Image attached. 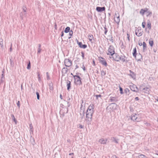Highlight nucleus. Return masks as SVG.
<instances>
[{"label": "nucleus", "instance_id": "49", "mask_svg": "<svg viewBox=\"0 0 158 158\" xmlns=\"http://www.w3.org/2000/svg\"><path fill=\"white\" fill-rule=\"evenodd\" d=\"M79 127L80 128H83L84 127L81 124H79Z\"/></svg>", "mask_w": 158, "mask_h": 158}, {"label": "nucleus", "instance_id": "3", "mask_svg": "<svg viewBox=\"0 0 158 158\" xmlns=\"http://www.w3.org/2000/svg\"><path fill=\"white\" fill-rule=\"evenodd\" d=\"M139 90L143 92L148 94L150 90V89L148 87H144L143 86H140L139 87Z\"/></svg>", "mask_w": 158, "mask_h": 158}, {"label": "nucleus", "instance_id": "57", "mask_svg": "<svg viewBox=\"0 0 158 158\" xmlns=\"http://www.w3.org/2000/svg\"><path fill=\"white\" fill-rule=\"evenodd\" d=\"M38 78L39 80H40V74H38Z\"/></svg>", "mask_w": 158, "mask_h": 158}, {"label": "nucleus", "instance_id": "62", "mask_svg": "<svg viewBox=\"0 0 158 158\" xmlns=\"http://www.w3.org/2000/svg\"><path fill=\"white\" fill-rule=\"evenodd\" d=\"M60 98L61 99H62V95H61V94H60Z\"/></svg>", "mask_w": 158, "mask_h": 158}, {"label": "nucleus", "instance_id": "11", "mask_svg": "<svg viewBox=\"0 0 158 158\" xmlns=\"http://www.w3.org/2000/svg\"><path fill=\"white\" fill-rule=\"evenodd\" d=\"M130 88L132 91L136 92H137L139 90L138 88L135 85H131Z\"/></svg>", "mask_w": 158, "mask_h": 158}, {"label": "nucleus", "instance_id": "21", "mask_svg": "<svg viewBox=\"0 0 158 158\" xmlns=\"http://www.w3.org/2000/svg\"><path fill=\"white\" fill-rule=\"evenodd\" d=\"M130 72L131 73L129 74V75H130L132 78L135 79V76L134 73L131 72V70H130Z\"/></svg>", "mask_w": 158, "mask_h": 158}, {"label": "nucleus", "instance_id": "52", "mask_svg": "<svg viewBox=\"0 0 158 158\" xmlns=\"http://www.w3.org/2000/svg\"><path fill=\"white\" fill-rule=\"evenodd\" d=\"M135 100L137 101V100H139V98L138 97H136L135 98Z\"/></svg>", "mask_w": 158, "mask_h": 158}, {"label": "nucleus", "instance_id": "64", "mask_svg": "<svg viewBox=\"0 0 158 158\" xmlns=\"http://www.w3.org/2000/svg\"><path fill=\"white\" fill-rule=\"evenodd\" d=\"M158 102V98H157V99L156 98L155 99Z\"/></svg>", "mask_w": 158, "mask_h": 158}, {"label": "nucleus", "instance_id": "36", "mask_svg": "<svg viewBox=\"0 0 158 158\" xmlns=\"http://www.w3.org/2000/svg\"><path fill=\"white\" fill-rule=\"evenodd\" d=\"M49 86L50 87V88H49L51 90H53V88L52 86V84H49Z\"/></svg>", "mask_w": 158, "mask_h": 158}, {"label": "nucleus", "instance_id": "40", "mask_svg": "<svg viewBox=\"0 0 158 158\" xmlns=\"http://www.w3.org/2000/svg\"><path fill=\"white\" fill-rule=\"evenodd\" d=\"M46 75H47V80H49L50 79V77H49V76L48 75V72H47L46 73Z\"/></svg>", "mask_w": 158, "mask_h": 158}, {"label": "nucleus", "instance_id": "50", "mask_svg": "<svg viewBox=\"0 0 158 158\" xmlns=\"http://www.w3.org/2000/svg\"><path fill=\"white\" fill-rule=\"evenodd\" d=\"M10 62L11 65L13 66L14 65V63L13 62V61L11 60H10Z\"/></svg>", "mask_w": 158, "mask_h": 158}, {"label": "nucleus", "instance_id": "61", "mask_svg": "<svg viewBox=\"0 0 158 158\" xmlns=\"http://www.w3.org/2000/svg\"><path fill=\"white\" fill-rule=\"evenodd\" d=\"M38 45H39V48H40V47H41V45H40V44H39Z\"/></svg>", "mask_w": 158, "mask_h": 158}, {"label": "nucleus", "instance_id": "12", "mask_svg": "<svg viewBox=\"0 0 158 158\" xmlns=\"http://www.w3.org/2000/svg\"><path fill=\"white\" fill-rule=\"evenodd\" d=\"M77 43L79 47L81 48L85 49L87 47L86 45L82 44L81 42H79L78 40H77Z\"/></svg>", "mask_w": 158, "mask_h": 158}, {"label": "nucleus", "instance_id": "9", "mask_svg": "<svg viewBox=\"0 0 158 158\" xmlns=\"http://www.w3.org/2000/svg\"><path fill=\"white\" fill-rule=\"evenodd\" d=\"M99 61L103 65H105V66H106L107 65L106 61L105 59L104 58L101 57L99 58Z\"/></svg>", "mask_w": 158, "mask_h": 158}, {"label": "nucleus", "instance_id": "55", "mask_svg": "<svg viewBox=\"0 0 158 158\" xmlns=\"http://www.w3.org/2000/svg\"><path fill=\"white\" fill-rule=\"evenodd\" d=\"M64 33H63V31H62V32H61V36L62 37V36H63V35H64Z\"/></svg>", "mask_w": 158, "mask_h": 158}, {"label": "nucleus", "instance_id": "37", "mask_svg": "<svg viewBox=\"0 0 158 158\" xmlns=\"http://www.w3.org/2000/svg\"><path fill=\"white\" fill-rule=\"evenodd\" d=\"M36 94L37 95V98L38 100H39L40 99V95L38 92H36Z\"/></svg>", "mask_w": 158, "mask_h": 158}, {"label": "nucleus", "instance_id": "17", "mask_svg": "<svg viewBox=\"0 0 158 158\" xmlns=\"http://www.w3.org/2000/svg\"><path fill=\"white\" fill-rule=\"evenodd\" d=\"M111 139L113 142H114L115 143H118L119 139H116L115 137H112L111 138Z\"/></svg>", "mask_w": 158, "mask_h": 158}, {"label": "nucleus", "instance_id": "47", "mask_svg": "<svg viewBox=\"0 0 158 158\" xmlns=\"http://www.w3.org/2000/svg\"><path fill=\"white\" fill-rule=\"evenodd\" d=\"M17 106L19 107V108L20 107V102L19 101H18L17 103Z\"/></svg>", "mask_w": 158, "mask_h": 158}, {"label": "nucleus", "instance_id": "38", "mask_svg": "<svg viewBox=\"0 0 158 158\" xmlns=\"http://www.w3.org/2000/svg\"><path fill=\"white\" fill-rule=\"evenodd\" d=\"M119 90L121 94H123V88L120 87H119Z\"/></svg>", "mask_w": 158, "mask_h": 158}, {"label": "nucleus", "instance_id": "60", "mask_svg": "<svg viewBox=\"0 0 158 158\" xmlns=\"http://www.w3.org/2000/svg\"><path fill=\"white\" fill-rule=\"evenodd\" d=\"M34 144H35V142H34V140H33V141L32 142V144L33 145H34Z\"/></svg>", "mask_w": 158, "mask_h": 158}, {"label": "nucleus", "instance_id": "33", "mask_svg": "<svg viewBox=\"0 0 158 158\" xmlns=\"http://www.w3.org/2000/svg\"><path fill=\"white\" fill-rule=\"evenodd\" d=\"M146 12L147 13V16H149L150 15H151L152 14V12H150L149 11H147Z\"/></svg>", "mask_w": 158, "mask_h": 158}, {"label": "nucleus", "instance_id": "8", "mask_svg": "<svg viewBox=\"0 0 158 158\" xmlns=\"http://www.w3.org/2000/svg\"><path fill=\"white\" fill-rule=\"evenodd\" d=\"M80 109V114L81 116V118L82 119L84 116L85 107H83L82 105H81Z\"/></svg>", "mask_w": 158, "mask_h": 158}, {"label": "nucleus", "instance_id": "24", "mask_svg": "<svg viewBox=\"0 0 158 158\" xmlns=\"http://www.w3.org/2000/svg\"><path fill=\"white\" fill-rule=\"evenodd\" d=\"M148 28L149 29H150L151 28V23L149 20H148V24H147Z\"/></svg>", "mask_w": 158, "mask_h": 158}, {"label": "nucleus", "instance_id": "32", "mask_svg": "<svg viewBox=\"0 0 158 158\" xmlns=\"http://www.w3.org/2000/svg\"><path fill=\"white\" fill-rule=\"evenodd\" d=\"M149 44L152 47L153 44V40H149Z\"/></svg>", "mask_w": 158, "mask_h": 158}, {"label": "nucleus", "instance_id": "18", "mask_svg": "<svg viewBox=\"0 0 158 158\" xmlns=\"http://www.w3.org/2000/svg\"><path fill=\"white\" fill-rule=\"evenodd\" d=\"M136 115V114H133L131 116V119L133 121L136 120L137 118Z\"/></svg>", "mask_w": 158, "mask_h": 158}, {"label": "nucleus", "instance_id": "56", "mask_svg": "<svg viewBox=\"0 0 158 158\" xmlns=\"http://www.w3.org/2000/svg\"><path fill=\"white\" fill-rule=\"evenodd\" d=\"M139 46H142V45L143 44H142V43H139Z\"/></svg>", "mask_w": 158, "mask_h": 158}, {"label": "nucleus", "instance_id": "16", "mask_svg": "<svg viewBox=\"0 0 158 158\" xmlns=\"http://www.w3.org/2000/svg\"><path fill=\"white\" fill-rule=\"evenodd\" d=\"M125 58V56L123 55H121L120 56V60H121L123 62H127V61L126 60Z\"/></svg>", "mask_w": 158, "mask_h": 158}, {"label": "nucleus", "instance_id": "15", "mask_svg": "<svg viewBox=\"0 0 158 158\" xmlns=\"http://www.w3.org/2000/svg\"><path fill=\"white\" fill-rule=\"evenodd\" d=\"M115 17H114V21L116 22V23L118 24L120 21L119 16H117L116 14H115Z\"/></svg>", "mask_w": 158, "mask_h": 158}, {"label": "nucleus", "instance_id": "53", "mask_svg": "<svg viewBox=\"0 0 158 158\" xmlns=\"http://www.w3.org/2000/svg\"><path fill=\"white\" fill-rule=\"evenodd\" d=\"M97 98H98V97H101V96L100 95H97L96 96Z\"/></svg>", "mask_w": 158, "mask_h": 158}, {"label": "nucleus", "instance_id": "28", "mask_svg": "<svg viewBox=\"0 0 158 158\" xmlns=\"http://www.w3.org/2000/svg\"><path fill=\"white\" fill-rule=\"evenodd\" d=\"M23 11H24V15H25V16H26V9H27V8L26 7H25V6H23Z\"/></svg>", "mask_w": 158, "mask_h": 158}, {"label": "nucleus", "instance_id": "41", "mask_svg": "<svg viewBox=\"0 0 158 158\" xmlns=\"http://www.w3.org/2000/svg\"><path fill=\"white\" fill-rule=\"evenodd\" d=\"M69 32V35L70 36H71L73 34V31L72 30H71Z\"/></svg>", "mask_w": 158, "mask_h": 158}, {"label": "nucleus", "instance_id": "29", "mask_svg": "<svg viewBox=\"0 0 158 158\" xmlns=\"http://www.w3.org/2000/svg\"><path fill=\"white\" fill-rule=\"evenodd\" d=\"M11 117L12 118V119L15 122V124H16V123H17V120L15 118L14 115L13 114H11Z\"/></svg>", "mask_w": 158, "mask_h": 158}, {"label": "nucleus", "instance_id": "23", "mask_svg": "<svg viewBox=\"0 0 158 158\" xmlns=\"http://www.w3.org/2000/svg\"><path fill=\"white\" fill-rule=\"evenodd\" d=\"M136 48H135L133 49V56L136 58Z\"/></svg>", "mask_w": 158, "mask_h": 158}, {"label": "nucleus", "instance_id": "1", "mask_svg": "<svg viewBox=\"0 0 158 158\" xmlns=\"http://www.w3.org/2000/svg\"><path fill=\"white\" fill-rule=\"evenodd\" d=\"M94 106L93 104H90L87 110L85 120L87 124L88 125L91 124L92 115L94 112Z\"/></svg>", "mask_w": 158, "mask_h": 158}, {"label": "nucleus", "instance_id": "31", "mask_svg": "<svg viewBox=\"0 0 158 158\" xmlns=\"http://www.w3.org/2000/svg\"><path fill=\"white\" fill-rule=\"evenodd\" d=\"M106 74V72L103 70H102L101 72V74L102 76H104Z\"/></svg>", "mask_w": 158, "mask_h": 158}, {"label": "nucleus", "instance_id": "26", "mask_svg": "<svg viewBox=\"0 0 158 158\" xmlns=\"http://www.w3.org/2000/svg\"><path fill=\"white\" fill-rule=\"evenodd\" d=\"M0 46L2 48H3L4 46L3 43V40L2 39H0Z\"/></svg>", "mask_w": 158, "mask_h": 158}, {"label": "nucleus", "instance_id": "7", "mask_svg": "<svg viewBox=\"0 0 158 158\" xmlns=\"http://www.w3.org/2000/svg\"><path fill=\"white\" fill-rule=\"evenodd\" d=\"M64 63L65 65L68 67L70 66L72 64V61L68 59H65Z\"/></svg>", "mask_w": 158, "mask_h": 158}, {"label": "nucleus", "instance_id": "4", "mask_svg": "<svg viewBox=\"0 0 158 158\" xmlns=\"http://www.w3.org/2000/svg\"><path fill=\"white\" fill-rule=\"evenodd\" d=\"M108 52L107 53L108 55H111L112 54H114L115 53L114 47L112 45L110 46L108 49Z\"/></svg>", "mask_w": 158, "mask_h": 158}, {"label": "nucleus", "instance_id": "43", "mask_svg": "<svg viewBox=\"0 0 158 158\" xmlns=\"http://www.w3.org/2000/svg\"><path fill=\"white\" fill-rule=\"evenodd\" d=\"M41 49L40 48H38V49L37 54H39L40 53Z\"/></svg>", "mask_w": 158, "mask_h": 158}, {"label": "nucleus", "instance_id": "35", "mask_svg": "<svg viewBox=\"0 0 158 158\" xmlns=\"http://www.w3.org/2000/svg\"><path fill=\"white\" fill-rule=\"evenodd\" d=\"M104 28L105 29L104 33L106 35L108 31V30L106 28V26H105L104 27Z\"/></svg>", "mask_w": 158, "mask_h": 158}, {"label": "nucleus", "instance_id": "19", "mask_svg": "<svg viewBox=\"0 0 158 158\" xmlns=\"http://www.w3.org/2000/svg\"><path fill=\"white\" fill-rule=\"evenodd\" d=\"M67 90H69L71 86V82L70 81L68 80L67 81Z\"/></svg>", "mask_w": 158, "mask_h": 158}, {"label": "nucleus", "instance_id": "44", "mask_svg": "<svg viewBox=\"0 0 158 158\" xmlns=\"http://www.w3.org/2000/svg\"><path fill=\"white\" fill-rule=\"evenodd\" d=\"M125 91L126 93L127 94L128 92H129V90L127 88H126L125 89Z\"/></svg>", "mask_w": 158, "mask_h": 158}, {"label": "nucleus", "instance_id": "45", "mask_svg": "<svg viewBox=\"0 0 158 158\" xmlns=\"http://www.w3.org/2000/svg\"><path fill=\"white\" fill-rule=\"evenodd\" d=\"M127 39L129 41H130V35L129 34L127 33Z\"/></svg>", "mask_w": 158, "mask_h": 158}, {"label": "nucleus", "instance_id": "10", "mask_svg": "<svg viewBox=\"0 0 158 158\" xmlns=\"http://www.w3.org/2000/svg\"><path fill=\"white\" fill-rule=\"evenodd\" d=\"M143 32V31L141 29H140L136 30L135 34L138 36H140L142 35Z\"/></svg>", "mask_w": 158, "mask_h": 158}, {"label": "nucleus", "instance_id": "20", "mask_svg": "<svg viewBox=\"0 0 158 158\" xmlns=\"http://www.w3.org/2000/svg\"><path fill=\"white\" fill-rule=\"evenodd\" d=\"M146 10H143V9H142L140 10V14H142V15H143L144 13L145 12H146L148 9H147V8H146Z\"/></svg>", "mask_w": 158, "mask_h": 158}, {"label": "nucleus", "instance_id": "42", "mask_svg": "<svg viewBox=\"0 0 158 158\" xmlns=\"http://www.w3.org/2000/svg\"><path fill=\"white\" fill-rule=\"evenodd\" d=\"M145 23L144 22H143L142 23V27L143 28H144L145 27Z\"/></svg>", "mask_w": 158, "mask_h": 158}, {"label": "nucleus", "instance_id": "2", "mask_svg": "<svg viewBox=\"0 0 158 158\" xmlns=\"http://www.w3.org/2000/svg\"><path fill=\"white\" fill-rule=\"evenodd\" d=\"M110 58H112L113 60L116 61H119L120 60V56L117 53H114V54L110 55Z\"/></svg>", "mask_w": 158, "mask_h": 158}, {"label": "nucleus", "instance_id": "30", "mask_svg": "<svg viewBox=\"0 0 158 158\" xmlns=\"http://www.w3.org/2000/svg\"><path fill=\"white\" fill-rule=\"evenodd\" d=\"M139 158H148L144 155L141 154L138 156Z\"/></svg>", "mask_w": 158, "mask_h": 158}, {"label": "nucleus", "instance_id": "51", "mask_svg": "<svg viewBox=\"0 0 158 158\" xmlns=\"http://www.w3.org/2000/svg\"><path fill=\"white\" fill-rule=\"evenodd\" d=\"M117 157L115 155H113L112 156L111 158H117Z\"/></svg>", "mask_w": 158, "mask_h": 158}, {"label": "nucleus", "instance_id": "48", "mask_svg": "<svg viewBox=\"0 0 158 158\" xmlns=\"http://www.w3.org/2000/svg\"><path fill=\"white\" fill-rule=\"evenodd\" d=\"M12 44L11 43L10 47V52H11L12 51Z\"/></svg>", "mask_w": 158, "mask_h": 158}, {"label": "nucleus", "instance_id": "27", "mask_svg": "<svg viewBox=\"0 0 158 158\" xmlns=\"http://www.w3.org/2000/svg\"><path fill=\"white\" fill-rule=\"evenodd\" d=\"M70 28L69 27H67L64 30V32L66 33H68L70 31Z\"/></svg>", "mask_w": 158, "mask_h": 158}, {"label": "nucleus", "instance_id": "63", "mask_svg": "<svg viewBox=\"0 0 158 158\" xmlns=\"http://www.w3.org/2000/svg\"><path fill=\"white\" fill-rule=\"evenodd\" d=\"M83 66H84V68H83V69L84 70H85V67L84 66V65H83Z\"/></svg>", "mask_w": 158, "mask_h": 158}, {"label": "nucleus", "instance_id": "6", "mask_svg": "<svg viewBox=\"0 0 158 158\" xmlns=\"http://www.w3.org/2000/svg\"><path fill=\"white\" fill-rule=\"evenodd\" d=\"M116 104L114 103L110 104V105L107 107V110H113L116 109Z\"/></svg>", "mask_w": 158, "mask_h": 158}, {"label": "nucleus", "instance_id": "34", "mask_svg": "<svg viewBox=\"0 0 158 158\" xmlns=\"http://www.w3.org/2000/svg\"><path fill=\"white\" fill-rule=\"evenodd\" d=\"M88 37H89V40L90 41H92V39L93 38V35H89Z\"/></svg>", "mask_w": 158, "mask_h": 158}, {"label": "nucleus", "instance_id": "25", "mask_svg": "<svg viewBox=\"0 0 158 158\" xmlns=\"http://www.w3.org/2000/svg\"><path fill=\"white\" fill-rule=\"evenodd\" d=\"M143 51H144L147 48V45L146 44V43L144 42H143Z\"/></svg>", "mask_w": 158, "mask_h": 158}, {"label": "nucleus", "instance_id": "13", "mask_svg": "<svg viewBox=\"0 0 158 158\" xmlns=\"http://www.w3.org/2000/svg\"><path fill=\"white\" fill-rule=\"evenodd\" d=\"M107 141V139H104L102 138L99 140V142L101 144H106Z\"/></svg>", "mask_w": 158, "mask_h": 158}, {"label": "nucleus", "instance_id": "46", "mask_svg": "<svg viewBox=\"0 0 158 158\" xmlns=\"http://www.w3.org/2000/svg\"><path fill=\"white\" fill-rule=\"evenodd\" d=\"M81 56L82 57V58H83V59H84V53L83 52H81Z\"/></svg>", "mask_w": 158, "mask_h": 158}, {"label": "nucleus", "instance_id": "54", "mask_svg": "<svg viewBox=\"0 0 158 158\" xmlns=\"http://www.w3.org/2000/svg\"><path fill=\"white\" fill-rule=\"evenodd\" d=\"M30 128L31 129L33 127H32V126L31 125V124L30 125Z\"/></svg>", "mask_w": 158, "mask_h": 158}, {"label": "nucleus", "instance_id": "58", "mask_svg": "<svg viewBox=\"0 0 158 158\" xmlns=\"http://www.w3.org/2000/svg\"><path fill=\"white\" fill-rule=\"evenodd\" d=\"M69 155H73L74 153H70L69 154Z\"/></svg>", "mask_w": 158, "mask_h": 158}, {"label": "nucleus", "instance_id": "5", "mask_svg": "<svg viewBox=\"0 0 158 158\" xmlns=\"http://www.w3.org/2000/svg\"><path fill=\"white\" fill-rule=\"evenodd\" d=\"M75 80V82L77 85H80L81 83V78L79 76L75 75L74 76Z\"/></svg>", "mask_w": 158, "mask_h": 158}, {"label": "nucleus", "instance_id": "14", "mask_svg": "<svg viewBox=\"0 0 158 158\" xmlns=\"http://www.w3.org/2000/svg\"><path fill=\"white\" fill-rule=\"evenodd\" d=\"M96 10L98 12H101L104 11L105 10V7H97Z\"/></svg>", "mask_w": 158, "mask_h": 158}, {"label": "nucleus", "instance_id": "22", "mask_svg": "<svg viewBox=\"0 0 158 158\" xmlns=\"http://www.w3.org/2000/svg\"><path fill=\"white\" fill-rule=\"evenodd\" d=\"M110 100L111 102H116L117 101L116 98L114 97H111Z\"/></svg>", "mask_w": 158, "mask_h": 158}, {"label": "nucleus", "instance_id": "59", "mask_svg": "<svg viewBox=\"0 0 158 158\" xmlns=\"http://www.w3.org/2000/svg\"><path fill=\"white\" fill-rule=\"evenodd\" d=\"M56 27H57V25H56V24L54 26V27H55V28L56 29Z\"/></svg>", "mask_w": 158, "mask_h": 158}, {"label": "nucleus", "instance_id": "39", "mask_svg": "<svg viewBox=\"0 0 158 158\" xmlns=\"http://www.w3.org/2000/svg\"><path fill=\"white\" fill-rule=\"evenodd\" d=\"M30 65H31L30 62H29V63L27 64V69H29L30 68Z\"/></svg>", "mask_w": 158, "mask_h": 158}]
</instances>
